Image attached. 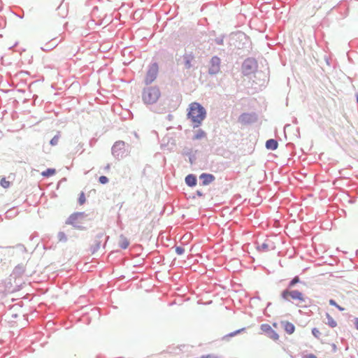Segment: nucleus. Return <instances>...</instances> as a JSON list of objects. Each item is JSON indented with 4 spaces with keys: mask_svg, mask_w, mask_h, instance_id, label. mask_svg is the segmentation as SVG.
I'll return each instance as SVG.
<instances>
[{
    "mask_svg": "<svg viewBox=\"0 0 358 358\" xmlns=\"http://www.w3.org/2000/svg\"><path fill=\"white\" fill-rule=\"evenodd\" d=\"M118 244L121 248L126 249L129 246V242L126 237L121 236L120 237Z\"/></svg>",
    "mask_w": 358,
    "mask_h": 358,
    "instance_id": "nucleus-13",
    "label": "nucleus"
},
{
    "mask_svg": "<svg viewBox=\"0 0 358 358\" xmlns=\"http://www.w3.org/2000/svg\"><path fill=\"white\" fill-rule=\"evenodd\" d=\"M273 326L275 327V328H277L278 327V324L276 322H274L273 323Z\"/></svg>",
    "mask_w": 358,
    "mask_h": 358,
    "instance_id": "nucleus-33",
    "label": "nucleus"
},
{
    "mask_svg": "<svg viewBox=\"0 0 358 358\" xmlns=\"http://www.w3.org/2000/svg\"><path fill=\"white\" fill-rule=\"evenodd\" d=\"M220 59L217 57H212L210 62L208 72L210 74H216L220 71Z\"/></svg>",
    "mask_w": 358,
    "mask_h": 358,
    "instance_id": "nucleus-7",
    "label": "nucleus"
},
{
    "mask_svg": "<svg viewBox=\"0 0 358 358\" xmlns=\"http://www.w3.org/2000/svg\"><path fill=\"white\" fill-rule=\"evenodd\" d=\"M0 185L3 188H8L10 186V182L6 180V178H1L0 180Z\"/></svg>",
    "mask_w": 358,
    "mask_h": 358,
    "instance_id": "nucleus-20",
    "label": "nucleus"
},
{
    "mask_svg": "<svg viewBox=\"0 0 358 358\" xmlns=\"http://www.w3.org/2000/svg\"><path fill=\"white\" fill-rule=\"evenodd\" d=\"M99 181L101 183V184H106L108 182V179L107 177L104 176H100L99 178Z\"/></svg>",
    "mask_w": 358,
    "mask_h": 358,
    "instance_id": "nucleus-24",
    "label": "nucleus"
},
{
    "mask_svg": "<svg viewBox=\"0 0 358 358\" xmlns=\"http://www.w3.org/2000/svg\"><path fill=\"white\" fill-rule=\"evenodd\" d=\"M189 161H190V163H191V164H193V162H192V158H189Z\"/></svg>",
    "mask_w": 358,
    "mask_h": 358,
    "instance_id": "nucleus-34",
    "label": "nucleus"
},
{
    "mask_svg": "<svg viewBox=\"0 0 358 358\" xmlns=\"http://www.w3.org/2000/svg\"><path fill=\"white\" fill-rule=\"evenodd\" d=\"M336 307L338 308L340 310H344V308H341L338 305V306H336Z\"/></svg>",
    "mask_w": 358,
    "mask_h": 358,
    "instance_id": "nucleus-32",
    "label": "nucleus"
},
{
    "mask_svg": "<svg viewBox=\"0 0 358 358\" xmlns=\"http://www.w3.org/2000/svg\"><path fill=\"white\" fill-rule=\"evenodd\" d=\"M79 201H80V204H83L85 201V196H84V194L82 193L80 198H79Z\"/></svg>",
    "mask_w": 358,
    "mask_h": 358,
    "instance_id": "nucleus-27",
    "label": "nucleus"
},
{
    "mask_svg": "<svg viewBox=\"0 0 358 358\" xmlns=\"http://www.w3.org/2000/svg\"><path fill=\"white\" fill-rule=\"evenodd\" d=\"M160 96L159 90L157 87H148L143 92V100L147 104L155 103Z\"/></svg>",
    "mask_w": 358,
    "mask_h": 358,
    "instance_id": "nucleus-2",
    "label": "nucleus"
},
{
    "mask_svg": "<svg viewBox=\"0 0 358 358\" xmlns=\"http://www.w3.org/2000/svg\"><path fill=\"white\" fill-rule=\"evenodd\" d=\"M57 45V41L55 39H53V40L50 41L49 43H45L44 45V47L43 48V49L45 51H49L51 49H52L53 48L56 47Z\"/></svg>",
    "mask_w": 358,
    "mask_h": 358,
    "instance_id": "nucleus-15",
    "label": "nucleus"
},
{
    "mask_svg": "<svg viewBox=\"0 0 358 358\" xmlns=\"http://www.w3.org/2000/svg\"><path fill=\"white\" fill-rule=\"evenodd\" d=\"M282 327H283L285 331L287 334H292L294 332L295 327L292 323H291L288 321H283V322H282Z\"/></svg>",
    "mask_w": 358,
    "mask_h": 358,
    "instance_id": "nucleus-10",
    "label": "nucleus"
},
{
    "mask_svg": "<svg viewBox=\"0 0 358 358\" xmlns=\"http://www.w3.org/2000/svg\"><path fill=\"white\" fill-rule=\"evenodd\" d=\"M312 334H313V336L315 337L318 338L320 334V332L319 329H317L316 328H313L312 329Z\"/></svg>",
    "mask_w": 358,
    "mask_h": 358,
    "instance_id": "nucleus-25",
    "label": "nucleus"
},
{
    "mask_svg": "<svg viewBox=\"0 0 358 358\" xmlns=\"http://www.w3.org/2000/svg\"><path fill=\"white\" fill-rule=\"evenodd\" d=\"M329 303L332 306H338V304L335 302V301H334L333 299H331L329 301Z\"/></svg>",
    "mask_w": 358,
    "mask_h": 358,
    "instance_id": "nucleus-29",
    "label": "nucleus"
},
{
    "mask_svg": "<svg viewBox=\"0 0 358 358\" xmlns=\"http://www.w3.org/2000/svg\"><path fill=\"white\" fill-rule=\"evenodd\" d=\"M194 57L192 56H187L185 57V65L187 69H189L192 66L191 62Z\"/></svg>",
    "mask_w": 358,
    "mask_h": 358,
    "instance_id": "nucleus-18",
    "label": "nucleus"
},
{
    "mask_svg": "<svg viewBox=\"0 0 358 358\" xmlns=\"http://www.w3.org/2000/svg\"><path fill=\"white\" fill-rule=\"evenodd\" d=\"M185 182L189 186L193 187L196 184V177L193 175H188L185 178Z\"/></svg>",
    "mask_w": 358,
    "mask_h": 358,
    "instance_id": "nucleus-14",
    "label": "nucleus"
},
{
    "mask_svg": "<svg viewBox=\"0 0 358 358\" xmlns=\"http://www.w3.org/2000/svg\"><path fill=\"white\" fill-rule=\"evenodd\" d=\"M201 358H217V357H214V356L210 355H206V356H203Z\"/></svg>",
    "mask_w": 358,
    "mask_h": 358,
    "instance_id": "nucleus-30",
    "label": "nucleus"
},
{
    "mask_svg": "<svg viewBox=\"0 0 358 358\" xmlns=\"http://www.w3.org/2000/svg\"><path fill=\"white\" fill-rule=\"evenodd\" d=\"M184 251H185V250L181 247H177L176 248V252H177L178 255L183 254Z\"/></svg>",
    "mask_w": 358,
    "mask_h": 358,
    "instance_id": "nucleus-26",
    "label": "nucleus"
},
{
    "mask_svg": "<svg viewBox=\"0 0 358 358\" xmlns=\"http://www.w3.org/2000/svg\"><path fill=\"white\" fill-rule=\"evenodd\" d=\"M299 282V277L296 276L289 282V287H292L293 286L295 285V284H296Z\"/></svg>",
    "mask_w": 358,
    "mask_h": 358,
    "instance_id": "nucleus-23",
    "label": "nucleus"
},
{
    "mask_svg": "<svg viewBox=\"0 0 358 358\" xmlns=\"http://www.w3.org/2000/svg\"><path fill=\"white\" fill-rule=\"evenodd\" d=\"M56 173V169H48L47 170L43 171L41 175L44 177H50L54 176Z\"/></svg>",
    "mask_w": 358,
    "mask_h": 358,
    "instance_id": "nucleus-17",
    "label": "nucleus"
},
{
    "mask_svg": "<svg viewBox=\"0 0 358 358\" xmlns=\"http://www.w3.org/2000/svg\"><path fill=\"white\" fill-rule=\"evenodd\" d=\"M327 319H328V322H327V324L331 327H336L337 325V322L334 320V318L332 317H331L329 315V314H327Z\"/></svg>",
    "mask_w": 358,
    "mask_h": 358,
    "instance_id": "nucleus-19",
    "label": "nucleus"
},
{
    "mask_svg": "<svg viewBox=\"0 0 358 358\" xmlns=\"http://www.w3.org/2000/svg\"><path fill=\"white\" fill-rule=\"evenodd\" d=\"M158 72V66L156 64H153L149 69V70L147 72L145 78V83L146 85H148L153 82L157 75Z\"/></svg>",
    "mask_w": 358,
    "mask_h": 358,
    "instance_id": "nucleus-5",
    "label": "nucleus"
},
{
    "mask_svg": "<svg viewBox=\"0 0 358 358\" xmlns=\"http://www.w3.org/2000/svg\"><path fill=\"white\" fill-rule=\"evenodd\" d=\"M187 115V118L194 124V127H198L206 118V111L200 103L192 102L189 105Z\"/></svg>",
    "mask_w": 358,
    "mask_h": 358,
    "instance_id": "nucleus-1",
    "label": "nucleus"
},
{
    "mask_svg": "<svg viewBox=\"0 0 358 358\" xmlns=\"http://www.w3.org/2000/svg\"><path fill=\"white\" fill-rule=\"evenodd\" d=\"M256 117L254 114L243 113L238 117V122L242 124H248L255 122Z\"/></svg>",
    "mask_w": 358,
    "mask_h": 358,
    "instance_id": "nucleus-8",
    "label": "nucleus"
},
{
    "mask_svg": "<svg viewBox=\"0 0 358 358\" xmlns=\"http://www.w3.org/2000/svg\"><path fill=\"white\" fill-rule=\"evenodd\" d=\"M355 327H356L357 329H358V318L355 319Z\"/></svg>",
    "mask_w": 358,
    "mask_h": 358,
    "instance_id": "nucleus-31",
    "label": "nucleus"
},
{
    "mask_svg": "<svg viewBox=\"0 0 358 358\" xmlns=\"http://www.w3.org/2000/svg\"><path fill=\"white\" fill-rule=\"evenodd\" d=\"M278 143L274 139H269L266 142V147L269 150H275L278 148Z\"/></svg>",
    "mask_w": 358,
    "mask_h": 358,
    "instance_id": "nucleus-12",
    "label": "nucleus"
},
{
    "mask_svg": "<svg viewBox=\"0 0 358 358\" xmlns=\"http://www.w3.org/2000/svg\"><path fill=\"white\" fill-rule=\"evenodd\" d=\"M128 148L124 141H117L112 148V153L114 156H123L127 155Z\"/></svg>",
    "mask_w": 358,
    "mask_h": 358,
    "instance_id": "nucleus-4",
    "label": "nucleus"
},
{
    "mask_svg": "<svg viewBox=\"0 0 358 358\" xmlns=\"http://www.w3.org/2000/svg\"><path fill=\"white\" fill-rule=\"evenodd\" d=\"M261 330L266 334V336L273 341L279 339V335L274 331L268 324H262L260 327Z\"/></svg>",
    "mask_w": 358,
    "mask_h": 358,
    "instance_id": "nucleus-6",
    "label": "nucleus"
},
{
    "mask_svg": "<svg viewBox=\"0 0 358 358\" xmlns=\"http://www.w3.org/2000/svg\"><path fill=\"white\" fill-rule=\"evenodd\" d=\"M268 245L266 243H264L257 247V249L259 251H262V252L266 251L268 250Z\"/></svg>",
    "mask_w": 358,
    "mask_h": 358,
    "instance_id": "nucleus-22",
    "label": "nucleus"
},
{
    "mask_svg": "<svg viewBox=\"0 0 358 358\" xmlns=\"http://www.w3.org/2000/svg\"><path fill=\"white\" fill-rule=\"evenodd\" d=\"M82 217H83V214L82 213H75V214H73V215H71L69 217V220H68L67 222L69 224H70L76 226V224H77V220L79 218H81Z\"/></svg>",
    "mask_w": 358,
    "mask_h": 358,
    "instance_id": "nucleus-11",
    "label": "nucleus"
},
{
    "mask_svg": "<svg viewBox=\"0 0 358 358\" xmlns=\"http://www.w3.org/2000/svg\"><path fill=\"white\" fill-rule=\"evenodd\" d=\"M59 138H60V135L59 134H57L56 136H55L50 141V144L52 145H57L59 141Z\"/></svg>",
    "mask_w": 358,
    "mask_h": 358,
    "instance_id": "nucleus-21",
    "label": "nucleus"
},
{
    "mask_svg": "<svg viewBox=\"0 0 358 358\" xmlns=\"http://www.w3.org/2000/svg\"><path fill=\"white\" fill-rule=\"evenodd\" d=\"M206 134L202 129H199L196 131L194 136L193 137L194 140H199L206 138Z\"/></svg>",
    "mask_w": 358,
    "mask_h": 358,
    "instance_id": "nucleus-16",
    "label": "nucleus"
},
{
    "mask_svg": "<svg viewBox=\"0 0 358 358\" xmlns=\"http://www.w3.org/2000/svg\"><path fill=\"white\" fill-rule=\"evenodd\" d=\"M304 358H317V357L313 354L306 355Z\"/></svg>",
    "mask_w": 358,
    "mask_h": 358,
    "instance_id": "nucleus-28",
    "label": "nucleus"
},
{
    "mask_svg": "<svg viewBox=\"0 0 358 358\" xmlns=\"http://www.w3.org/2000/svg\"><path fill=\"white\" fill-rule=\"evenodd\" d=\"M203 185H207L215 180V177L211 174L203 173L199 177Z\"/></svg>",
    "mask_w": 358,
    "mask_h": 358,
    "instance_id": "nucleus-9",
    "label": "nucleus"
},
{
    "mask_svg": "<svg viewBox=\"0 0 358 358\" xmlns=\"http://www.w3.org/2000/svg\"><path fill=\"white\" fill-rule=\"evenodd\" d=\"M357 101H358V95H357Z\"/></svg>",
    "mask_w": 358,
    "mask_h": 358,
    "instance_id": "nucleus-35",
    "label": "nucleus"
},
{
    "mask_svg": "<svg viewBox=\"0 0 358 358\" xmlns=\"http://www.w3.org/2000/svg\"><path fill=\"white\" fill-rule=\"evenodd\" d=\"M282 297L286 301L296 300L300 303L305 301L303 294L297 290L285 289L281 294Z\"/></svg>",
    "mask_w": 358,
    "mask_h": 358,
    "instance_id": "nucleus-3",
    "label": "nucleus"
}]
</instances>
